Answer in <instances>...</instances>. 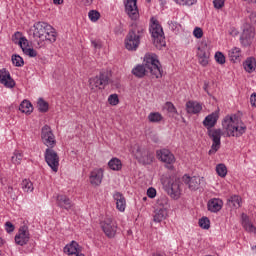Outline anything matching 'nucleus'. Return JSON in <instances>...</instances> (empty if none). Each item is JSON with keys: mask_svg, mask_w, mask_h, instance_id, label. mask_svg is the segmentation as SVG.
I'll use <instances>...</instances> for the list:
<instances>
[{"mask_svg": "<svg viewBox=\"0 0 256 256\" xmlns=\"http://www.w3.org/2000/svg\"><path fill=\"white\" fill-rule=\"evenodd\" d=\"M41 139L44 145L48 147L44 153L45 161L47 165L52 169V171H54V173H57V171H59V154H57V152L53 150L56 143L55 135L53 134V131H51V127H49L48 125H45L42 128Z\"/></svg>", "mask_w": 256, "mask_h": 256, "instance_id": "1", "label": "nucleus"}, {"mask_svg": "<svg viewBox=\"0 0 256 256\" xmlns=\"http://www.w3.org/2000/svg\"><path fill=\"white\" fill-rule=\"evenodd\" d=\"M154 75L156 79H161L163 77V69H161V62L157 59L155 54H146L144 56L143 65L138 64L133 70L132 75L138 77V79H143L148 73Z\"/></svg>", "mask_w": 256, "mask_h": 256, "instance_id": "2", "label": "nucleus"}, {"mask_svg": "<svg viewBox=\"0 0 256 256\" xmlns=\"http://www.w3.org/2000/svg\"><path fill=\"white\" fill-rule=\"evenodd\" d=\"M222 125L226 129L227 137H242L247 132V126L237 115L226 116Z\"/></svg>", "mask_w": 256, "mask_h": 256, "instance_id": "3", "label": "nucleus"}, {"mask_svg": "<svg viewBox=\"0 0 256 256\" xmlns=\"http://www.w3.org/2000/svg\"><path fill=\"white\" fill-rule=\"evenodd\" d=\"M145 33V26L134 23L131 25L126 38L125 47L128 51H137L139 45L141 44V37Z\"/></svg>", "mask_w": 256, "mask_h": 256, "instance_id": "4", "label": "nucleus"}, {"mask_svg": "<svg viewBox=\"0 0 256 256\" xmlns=\"http://www.w3.org/2000/svg\"><path fill=\"white\" fill-rule=\"evenodd\" d=\"M111 83V72L107 70L100 71L98 76L89 79V87L91 91H98V89H105Z\"/></svg>", "mask_w": 256, "mask_h": 256, "instance_id": "5", "label": "nucleus"}, {"mask_svg": "<svg viewBox=\"0 0 256 256\" xmlns=\"http://www.w3.org/2000/svg\"><path fill=\"white\" fill-rule=\"evenodd\" d=\"M150 33L152 35L153 43L157 49L165 47V33L163 32V27H161L157 20L151 24Z\"/></svg>", "mask_w": 256, "mask_h": 256, "instance_id": "6", "label": "nucleus"}, {"mask_svg": "<svg viewBox=\"0 0 256 256\" xmlns=\"http://www.w3.org/2000/svg\"><path fill=\"white\" fill-rule=\"evenodd\" d=\"M208 137L212 140L211 150H209V155L215 153L218 149H221V137L223 135V130L221 128H211L207 130Z\"/></svg>", "mask_w": 256, "mask_h": 256, "instance_id": "7", "label": "nucleus"}, {"mask_svg": "<svg viewBox=\"0 0 256 256\" xmlns=\"http://www.w3.org/2000/svg\"><path fill=\"white\" fill-rule=\"evenodd\" d=\"M157 159L165 163V168L173 171V163H175V155L168 149H161L156 151Z\"/></svg>", "mask_w": 256, "mask_h": 256, "instance_id": "8", "label": "nucleus"}, {"mask_svg": "<svg viewBox=\"0 0 256 256\" xmlns=\"http://www.w3.org/2000/svg\"><path fill=\"white\" fill-rule=\"evenodd\" d=\"M165 190L172 199H179L181 197V180L177 178L169 180Z\"/></svg>", "mask_w": 256, "mask_h": 256, "instance_id": "9", "label": "nucleus"}, {"mask_svg": "<svg viewBox=\"0 0 256 256\" xmlns=\"http://www.w3.org/2000/svg\"><path fill=\"white\" fill-rule=\"evenodd\" d=\"M253 39H255V28L246 24L240 36V43L243 47H249L253 43Z\"/></svg>", "mask_w": 256, "mask_h": 256, "instance_id": "10", "label": "nucleus"}, {"mask_svg": "<svg viewBox=\"0 0 256 256\" xmlns=\"http://www.w3.org/2000/svg\"><path fill=\"white\" fill-rule=\"evenodd\" d=\"M47 31H52V26L46 22H37L34 24V39H40V41H45V36L47 35Z\"/></svg>", "mask_w": 256, "mask_h": 256, "instance_id": "11", "label": "nucleus"}, {"mask_svg": "<svg viewBox=\"0 0 256 256\" xmlns=\"http://www.w3.org/2000/svg\"><path fill=\"white\" fill-rule=\"evenodd\" d=\"M198 62L202 65V67H207L209 65V58L211 57L210 49L207 43L202 42L198 47L197 52Z\"/></svg>", "mask_w": 256, "mask_h": 256, "instance_id": "12", "label": "nucleus"}, {"mask_svg": "<svg viewBox=\"0 0 256 256\" xmlns=\"http://www.w3.org/2000/svg\"><path fill=\"white\" fill-rule=\"evenodd\" d=\"M100 225L106 237L109 239H113L117 235V222L111 220V218H106Z\"/></svg>", "mask_w": 256, "mask_h": 256, "instance_id": "13", "label": "nucleus"}, {"mask_svg": "<svg viewBox=\"0 0 256 256\" xmlns=\"http://www.w3.org/2000/svg\"><path fill=\"white\" fill-rule=\"evenodd\" d=\"M29 239H31V234H29V227L26 225L21 226L19 228L18 234L15 236V243L16 245H20V247H23L24 245H27L29 243Z\"/></svg>", "mask_w": 256, "mask_h": 256, "instance_id": "14", "label": "nucleus"}, {"mask_svg": "<svg viewBox=\"0 0 256 256\" xmlns=\"http://www.w3.org/2000/svg\"><path fill=\"white\" fill-rule=\"evenodd\" d=\"M125 12L132 21L139 19V8H137V0H126Z\"/></svg>", "mask_w": 256, "mask_h": 256, "instance_id": "15", "label": "nucleus"}, {"mask_svg": "<svg viewBox=\"0 0 256 256\" xmlns=\"http://www.w3.org/2000/svg\"><path fill=\"white\" fill-rule=\"evenodd\" d=\"M182 179H183V182L186 185H188L191 191H197V189H199L201 185V181L203 178L199 176L190 177L189 175L185 174Z\"/></svg>", "mask_w": 256, "mask_h": 256, "instance_id": "16", "label": "nucleus"}, {"mask_svg": "<svg viewBox=\"0 0 256 256\" xmlns=\"http://www.w3.org/2000/svg\"><path fill=\"white\" fill-rule=\"evenodd\" d=\"M0 83L8 89H13V87H15V80L11 78V74L5 68L0 70Z\"/></svg>", "mask_w": 256, "mask_h": 256, "instance_id": "17", "label": "nucleus"}, {"mask_svg": "<svg viewBox=\"0 0 256 256\" xmlns=\"http://www.w3.org/2000/svg\"><path fill=\"white\" fill-rule=\"evenodd\" d=\"M56 205H58V207H60V209H65L66 211H71V209H73V201H71V199H69V197H67L66 195H58L56 197Z\"/></svg>", "mask_w": 256, "mask_h": 256, "instance_id": "18", "label": "nucleus"}, {"mask_svg": "<svg viewBox=\"0 0 256 256\" xmlns=\"http://www.w3.org/2000/svg\"><path fill=\"white\" fill-rule=\"evenodd\" d=\"M90 183L91 185H94L95 187H99L101 185V182L103 181V169H94L90 173Z\"/></svg>", "mask_w": 256, "mask_h": 256, "instance_id": "19", "label": "nucleus"}, {"mask_svg": "<svg viewBox=\"0 0 256 256\" xmlns=\"http://www.w3.org/2000/svg\"><path fill=\"white\" fill-rule=\"evenodd\" d=\"M219 120V112H213L210 115L206 116L203 120V125L206 127L207 131L209 129H213L215 125H217V121Z\"/></svg>", "mask_w": 256, "mask_h": 256, "instance_id": "20", "label": "nucleus"}, {"mask_svg": "<svg viewBox=\"0 0 256 256\" xmlns=\"http://www.w3.org/2000/svg\"><path fill=\"white\" fill-rule=\"evenodd\" d=\"M114 201H116V209L123 213L125 208L127 207V200H125V196L121 192H115L113 195Z\"/></svg>", "mask_w": 256, "mask_h": 256, "instance_id": "21", "label": "nucleus"}, {"mask_svg": "<svg viewBox=\"0 0 256 256\" xmlns=\"http://www.w3.org/2000/svg\"><path fill=\"white\" fill-rule=\"evenodd\" d=\"M207 207L208 211H211V213H219V210L223 209V200L212 198L208 201Z\"/></svg>", "mask_w": 256, "mask_h": 256, "instance_id": "22", "label": "nucleus"}, {"mask_svg": "<svg viewBox=\"0 0 256 256\" xmlns=\"http://www.w3.org/2000/svg\"><path fill=\"white\" fill-rule=\"evenodd\" d=\"M64 253L67 255H79L81 253V247L76 241H72L64 247Z\"/></svg>", "mask_w": 256, "mask_h": 256, "instance_id": "23", "label": "nucleus"}, {"mask_svg": "<svg viewBox=\"0 0 256 256\" xmlns=\"http://www.w3.org/2000/svg\"><path fill=\"white\" fill-rule=\"evenodd\" d=\"M203 106L200 103L195 101H188L186 103V111L192 115H197V113H201Z\"/></svg>", "mask_w": 256, "mask_h": 256, "instance_id": "24", "label": "nucleus"}, {"mask_svg": "<svg viewBox=\"0 0 256 256\" xmlns=\"http://www.w3.org/2000/svg\"><path fill=\"white\" fill-rule=\"evenodd\" d=\"M165 219H167V210L155 208L153 213L154 223H161V221H165Z\"/></svg>", "mask_w": 256, "mask_h": 256, "instance_id": "25", "label": "nucleus"}, {"mask_svg": "<svg viewBox=\"0 0 256 256\" xmlns=\"http://www.w3.org/2000/svg\"><path fill=\"white\" fill-rule=\"evenodd\" d=\"M19 111L26 113V115H31L33 113V104L29 100H23L19 106Z\"/></svg>", "mask_w": 256, "mask_h": 256, "instance_id": "26", "label": "nucleus"}, {"mask_svg": "<svg viewBox=\"0 0 256 256\" xmlns=\"http://www.w3.org/2000/svg\"><path fill=\"white\" fill-rule=\"evenodd\" d=\"M155 208L165 209V211H167V209L169 208V198H167L166 196L160 197L156 202Z\"/></svg>", "mask_w": 256, "mask_h": 256, "instance_id": "27", "label": "nucleus"}, {"mask_svg": "<svg viewBox=\"0 0 256 256\" xmlns=\"http://www.w3.org/2000/svg\"><path fill=\"white\" fill-rule=\"evenodd\" d=\"M136 157L141 163H143V165H151V163H153V160L155 159L153 153L151 152H147L146 156L140 155Z\"/></svg>", "mask_w": 256, "mask_h": 256, "instance_id": "28", "label": "nucleus"}, {"mask_svg": "<svg viewBox=\"0 0 256 256\" xmlns=\"http://www.w3.org/2000/svg\"><path fill=\"white\" fill-rule=\"evenodd\" d=\"M108 166L110 169H112V171H121L123 163H121V161L118 158H112L108 162Z\"/></svg>", "mask_w": 256, "mask_h": 256, "instance_id": "29", "label": "nucleus"}, {"mask_svg": "<svg viewBox=\"0 0 256 256\" xmlns=\"http://www.w3.org/2000/svg\"><path fill=\"white\" fill-rule=\"evenodd\" d=\"M255 67H256V61H255V58H253V57L248 58L244 62V69L248 73H253V71L255 70Z\"/></svg>", "mask_w": 256, "mask_h": 256, "instance_id": "30", "label": "nucleus"}, {"mask_svg": "<svg viewBox=\"0 0 256 256\" xmlns=\"http://www.w3.org/2000/svg\"><path fill=\"white\" fill-rule=\"evenodd\" d=\"M228 205L234 209H239V207H241V197L238 195L231 196L228 199Z\"/></svg>", "mask_w": 256, "mask_h": 256, "instance_id": "31", "label": "nucleus"}, {"mask_svg": "<svg viewBox=\"0 0 256 256\" xmlns=\"http://www.w3.org/2000/svg\"><path fill=\"white\" fill-rule=\"evenodd\" d=\"M11 161L14 165H21V161H23V152L21 150H15L11 157Z\"/></svg>", "mask_w": 256, "mask_h": 256, "instance_id": "32", "label": "nucleus"}, {"mask_svg": "<svg viewBox=\"0 0 256 256\" xmlns=\"http://www.w3.org/2000/svg\"><path fill=\"white\" fill-rule=\"evenodd\" d=\"M44 41H50V43H55L57 41V32H55V28H53V26L52 30L46 32Z\"/></svg>", "mask_w": 256, "mask_h": 256, "instance_id": "33", "label": "nucleus"}, {"mask_svg": "<svg viewBox=\"0 0 256 256\" xmlns=\"http://www.w3.org/2000/svg\"><path fill=\"white\" fill-rule=\"evenodd\" d=\"M228 55L230 60L233 61V63H235L236 61H239L241 57V49L233 48L232 50L229 51Z\"/></svg>", "mask_w": 256, "mask_h": 256, "instance_id": "34", "label": "nucleus"}, {"mask_svg": "<svg viewBox=\"0 0 256 256\" xmlns=\"http://www.w3.org/2000/svg\"><path fill=\"white\" fill-rule=\"evenodd\" d=\"M37 105L40 113H47V111H49V103L43 98L38 99Z\"/></svg>", "mask_w": 256, "mask_h": 256, "instance_id": "35", "label": "nucleus"}, {"mask_svg": "<svg viewBox=\"0 0 256 256\" xmlns=\"http://www.w3.org/2000/svg\"><path fill=\"white\" fill-rule=\"evenodd\" d=\"M148 120L150 123H161V121H163V115L159 112H151L148 115Z\"/></svg>", "mask_w": 256, "mask_h": 256, "instance_id": "36", "label": "nucleus"}, {"mask_svg": "<svg viewBox=\"0 0 256 256\" xmlns=\"http://www.w3.org/2000/svg\"><path fill=\"white\" fill-rule=\"evenodd\" d=\"M216 173L219 177H227V166L225 164H218L216 166Z\"/></svg>", "mask_w": 256, "mask_h": 256, "instance_id": "37", "label": "nucleus"}, {"mask_svg": "<svg viewBox=\"0 0 256 256\" xmlns=\"http://www.w3.org/2000/svg\"><path fill=\"white\" fill-rule=\"evenodd\" d=\"M12 63L15 67H23L25 65L23 58L17 54L12 55Z\"/></svg>", "mask_w": 256, "mask_h": 256, "instance_id": "38", "label": "nucleus"}, {"mask_svg": "<svg viewBox=\"0 0 256 256\" xmlns=\"http://www.w3.org/2000/svg\"><path fill=\"white\" fill-rule=\"evenodd\" d=\"M21 185H22L23 191H25L26 193H29V192L31 193V191H33L34 189L33 182L27 179L23 180Z\"/></svg>", "mask_w": 256, "mask_h": 256, "instance_id": "39", "label": "nucleus"}, {"mask_svg": "<svg viewBox=\"0 0 256 256\" xmlns=\"http://www.w3.org/2000/svg\"><path fill=\"white\" fill-rule=\"evenodd\" d=\"M88 17L90 21H93V23L99 21V18L101 17V13L97 10H90L88 13Z\"/></svg>", "mask_w": 256, "mask_h": 256, "instance_id": "40", "label": "nucleus"}, {"mask_svg": "<svg viewBox=\"0 0 256 256\" xmlns=\"http://www.w3.org/2000/svg\"><path fill=\"white\" fill-rule=\"evenodd\" d=\"M199 227H201V229H210L211 220H209L207 217H202L199 220Z\"/></svg>", "mask_w": 256, "mask_h": 256, "instance_id": "41", "label": "nucleus"}, {"mask_svg": "<svg viewBox=\"0 0 256 256\" xmlns=\"http://www.w3.org/2000/svg\"><path fill=\"white\" fill-rule=\"evenodd\" d=\"M215 61L219 64V65H225V55L222 54V52H216L215 53Z\"/></svg>", "mask_w": 256, "mask_h": 256, "instance_id": "42", "label": "nucleus"}, {"mask_svg": "<svg viewBox=\"0 0 256 256\" xmlns=\"http://www.w3.org/2000/svg\"><path fill=\"white\" fill-rule=\"evenodd\" d=\"M175 3L178 5H187L188 7H191V5H195V3H197V0H175Z\"/></svg>", "mask_w": 256, "mask_h": 256, "instance_id": "43", "label": "nucleus"}, {"mask_svg": "<svg viewBox=\"0 0 256 256\" xmlns=\"http://www.w3.org/2000/svg\"><path fill=\"white\" fill-rule=\"evenodd\" d=\"M18 44L20 45L22 51L29 48V40H27L25 37H20Z\"/></svg>", "mask_w": 256, "mask_h": 256, "instance_id": "44", "label": "nucleus"}, {"mask_svg": "<svg viewBox=\"0 0 256 256\" xmlns=\"http://www.w3.org/2000/svg\"><path fill=\"white\" fill-rule=\"evenodd\" d=\"M108 103L110 105H119V96L117 94H112L108 97Z\"/></svg>", "mask_w": 256, "mask_h": 256, "instance_id": "45", "label": "nucleus"}, {"mask_svg": "<svg viewBox=\"0 0 256 256\" xmlns=\"http://www.w3.org/2000/svg\"><path fill=\"white\" fill-rule=\"evenodd\" d=\"M23 53L28 57H37V51L33 48H24Z\"/></svg>", "mask_w": 256, "mask_h": 256, "instance_id": "46", "label": "nucleus"}, {"mask_svg": "<svg viewBox=\"0 0 256 256\" xmlns=\"http://www.w3.org/2000/svg\"><path fill=\"white\" fill-rule=\"evenodd\" d=\"M165 106L168 113H177V108L171 102H166Z\"/></svg>", "mask_w": 256, "mask_h": 256, "instance_id": "47", "label": "nucleus"}, {"mask_svg": "<svg viewBox=\"0 0 256 256\" xmlns=\"http://www.w3.org/2000/svg\"><path fill=\"white\" fill-rule=\"evenodd\" d=\"M5 230L7 233H13L15 231V225L10 221L5 223Z\"/></svg>", "mask_w": 256, "mask_h": 256, "instance_id": "48", "label": "nucleus"}, {"mask_svg": "<svg viewBox=\"0 0 256 256\" xmlns=\"http://www.w3.org/2000/svg\"><path fill=\"white\" fill-rule=\"evenodd\" d=\"M193 35L196 39H201V37H203V29L196 27L193 31Z\"/></svg>", "mask_w": 256, "mask_h": 256, "instance_id": "49", "label": "nucleus"}, {"mask_svg": "<svg viewBox=\"0 0 256 256\" xmlns=\"http://www.w3.org/2000/svg\"><path fill=\"white\" fill-rule=\"evenodd\" d=\"M157 195V190H155V188L151 187L147 190V196L150 198V199H155Z\"/></svg>", "mask_w": 256, "mask_h": 256, "instance_id": "50", "label": "nucleus"}, {"mask_svg": "<svg viewBox=\"0 0 256 256\" xmlns=\"http://www.w3.org/2000/svg\"><path fill=\"white\" fill-rule=\"evenodd\" d=\"M213 4L215 9H222L223 5H225V0H214Z\"/></svg>", "mask_w": 256, "mask_h": 256, "instance_id": "51", "label": "nucleus"}, {"mask_svg": "<svg viewBox=\"0 0 256 256\" xmlns=\"http://www.w3.org/2000/svg\"><path fill=\"white\" fill-rule=\"evenodd\" d=\"M244 229H246L247 231H249L250 233H253V231H256L255 227L253 226V224L249 223V222H244L243 224Z\"/></svg>", "mask_w": 256, "mask_h": 256, "instance_id": "52", "label": "nucleus"}, {"mask_svg": "<svg viewBox=\"0 0 256 256\" xmlns=\"http://www.w3.org/2000/svg\"><path fill=\"white\" fill-rule=\"evenodd\" d=\"M91 43H92V46L94 47V49H101V47H102L101 41H99V40H92Z\"/></svg>", "mask_w": 256, "mask_h": 256, "instance_id": "53", "label": "nucleus"}, {"mask_svg": "<svg viewBox=\"0 0 256 256\" xmlns=\"http://www.w3.org/2000/svg\"><path fill=\"white\" fill-rule=\"evenodd\" d=\"M249 20L252 25H256V12H251L249 15Z\"/></svg>", "mask_w": 256, "mask_h": 256, "instance_id": "54", "label": "nucleus"}, {"mask_svg": "<svg viewBox=\"0 0 256 256\" xmlns=\"http://www.w3.org/2000/svg\"><path fill=\"white\" fill-rule=\"evenodd\" d=\"M250 103H251L252 107H256V93H253L250 96Z\"/></svg>", "mask_w": 256, "mask_h": 256, "instance_id": "55", "label": "nucleus"}, {"mask_svg": "<svg viewBox=\"0 0 256 256\" xmlns=\"http://www.w3.org/2000/svg\"><path fill=\"white\" fill-rule=\"evenodd\" d=\"M168 25L169 27H171L172 31H175V29H177V22L170 21Z\"/></svg>", "mask_w": 256, "mask_h": 256, "instance_id": "56", "label": "nucleus"}, {"mask_svg": "<svg viewBox=\"0 0 256 256\" xmlns=\"http://www.w3.org/2000/svg\"><path fill=\"white\" fill-rule=\"evenodd\" d=\"M18 38L21 39V32H15V34L12 36L13 41Z\"/></svg>", "mask_w": 256, "mask_h": 256, "instance_id": "57", "label": "nucleus"}, {"mask_svg": "<svg viewBox=\"0 0 256 256\" xmlns=\"http://www.w3.org/2000/svg\"><path fill=\"white\" fill-rule=\"evenodd\" d=\"M208 88H209V82L205 81L203 89L204 91H206V93H209V91L207 90Z\"/></svg>", "mask_w": 256, "mask_h": 256, "instance_id": "58", "label": "nucleus"}, {"mask_svg": "<svg viewBox=\"0 0 256 256\" xmlns=\"http://www.w3.org/2000/svg\"><path fill=\"white\" fill-rule=\"evenodd\" d=\"M82 3H84L86 6H89L91 3H93V0H82Z\"/></svg>", "mask_w": 256, "mask_h": 256, "instance_id": "59", "label": "nucleus"}, {"mask_svg": "<svg viewBox=\"0 0 256 256\" xmlns=\"http://www.w3.org/2000/svg\"><path fill=\"white\" fill-rule=\"evenodd\" d=\"M54 5H62L63 0H53Z\"/></svg>", "mask_w": 256, "mask_h": 256, "instance_id": "60", "label": "nucleus"}, {"mask_svg": "<svg viewBox=\"0 0 256 256\" xmlns=\"http://www.w3.org/2000/svg\"><path fill=\"white\" fill-rule=\"evenodd\" d=\"M239 32H237L235 29H233L231 32H230V35H237Z\"/></svg>", "mask_w": 256, "mask_h": 256, "instance_id": "61", "label": "nucleus"}, {"mask_svg": "<svg viewBox=\"0 0 256 256\" xmlns=\"http://www.w3.org/2000/svg\"><path fill=\"white\" fill-rule=\"evenodd\" d=\"M246 1L247 3H256V0H244Z\"/></svg>", "mask_w": 256, "mask_h": 256, "instance_id": "62", "label": "nucleus"}, {"mask_svg": "<svg viewBox=\"0 0 256 256\" xmlns=\"http://www.w3.org/2000/svg\"><path fill=\"white\" fill-rule=\"evenodd\" d=\"M141 151V147L137 146V152Z\"/></svg>", "mask_w": 256, "mask_h": 256, "instance_id": "63", "label": "nucleus"}, {"mask_svg": "<svg viewBox=\"0 0 256 256\" xmlns=\"http://www.w3.org/2000/svg\"><path fill=\"white\" fill-rule=\"evenodd\" d=\"M147 1V3H151V0H146Z\"/></svg>", "mask_w": 256, "mask_h": 256, "instance_id": "64", "label": "nucleus"}]
</instances>
